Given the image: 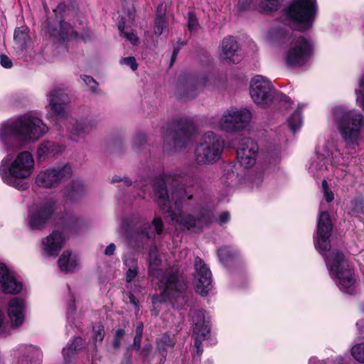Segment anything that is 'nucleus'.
<instances>
[{
	"label": "nucleus",
	"instance_id": "f257e3e1",
	"mask_svg": "<svg viewBox=\"0 0 364 364\" xmlns=\"http://www.w3.org/2000/svg\"><path fill=\"white\" fill-rule=\"evenodd\" d=\"M200 178L193 172L183 176L163 175L153 183L154 198L164 214L186 230L202 231L212 223L211 210L200 206L193 189L199 187Z\"/></svg>",
	"mask_w": 364,
	"mask_h": 364
},
{
	"label": "nucleus",
	"instance_id": "f03ea898",
	"mask_svg": "<svg viewBox=\"0 0 364 364\" xmlns=\"http://www.w3.org/2000/svg\"><path fill=\"white\" fill-rule=\"evenodd\" d=\"M47 132V126L40 118L31 114H23L1 125L0 139L7 151H11L20 148L19 142L36 141Z\"/></svg>",
	"mask_w": 364,
	"mask_h": 364
},
{
	"label": "nucleus",
	"instance_id": "7ed1b4c3",
	"mask_svg": "<svg viewBox=\"0 0 364 364\" xmlns=\"http://www.w3.org/2000/svg\"><path fill=\"white\" fill-rule=\"evenodd\" d=\"M159 288L161 291L159 294H155L151 296V303L154 306L152 314H158L156 307L158 304L171 300L173 306L178 309H185L191 305L192 293L188 289L187 284L183 278L179 275L178 272L173 268H168L159 278Z\"/></svg>",
	"mask_w": 364,
	"mask_h": 364
},
{
	"label": "nucleus",
	"instance_id": "20e7f679",
	"mask_svg": "<svg viewBox=\"0 0 364 364\" xmlns=\"http://www.w3.org/2000/svg\"><path fill=\"white\" fill-rule=\"evenodd\" d=\"M11 160L10 155L4 159L0 166V175L2 180L11 186L24 191L28 184L21 179L29 177L34 169V160L27 151L19 153L8 168L7 163Z\"/></svg>",
	"mask_w": 364,
	"mask_h": 364
},
{
	"label": "nucleus",
	"instance_id": "39448f33",
	"mask_svg": "<svg viewBox=\"0 0 364 364\" xmlns=\"http://www.w3.org/2000/svg\"><path fill=\"white\" fill-rule=\"evenodd\" d=\"M279 40L290 41L289 46L285 52L284 59L286 64L291 68H301L304 66L313 52V46L311 41L301 35L293 34L285 28L277 30Z\"/></svg>",
	"mask_w": 364,
	"mask_h": 364
},
{
	"label": "nucleus",
	"instance_id": "423d86ee",
	"mask_svg": "<svg viewBox=\"0 0 364 364\" xmlns=\"http://www.w3.org/2000/svg\"><path fill=\"white\" fill-rule=\"evenodd\" d=\"M316 13V0H293L285 9V24L293 30L309 29Z\"/></svg>",
	"mask_w": 364,
	"mask_h": 364
},
{
	"label": "nucleus",
	"instance_id": "0eeeda50",
	"mask_svg": "<svg viewBox=\"0 0 364 364\" xmlns=\"http://www.w3.org/2000/svg\"><path fill=\"white\" fill-rule=\"evenodd\" d=\"M223 148L224 141L221 136L213 132H207L196 145L195 161L200 165L214 164L220 159Z\"/></svg>",
	"mask_w": 364,
	"mask_h": 364
},
{
	"label": "nucleus",
	"instance_id": "6e6552de",
	"mask_svg": "<svg viewBox=\"0 0 364 364\" xmlns=\"http://www.w3.org/2000/svg\"><path fill=\"white\" fill-rule=\"evenodd\" d=\"M195 131L196 127L191 120L180 119L164 136V146L172 144L174 148H186L192 142Z\"/></svg>",
	"mask_w": 364,
	"mask_h": 364
},
{
	"label": "nucleus",
	"instance_id": "1a4fd4ad",
	"mask_svg": "<svg viewBox=\"0 0 364 364\" xmlns=\"http://www.w3.org/2000/svg\"><path fill=\"white\" fill-rule=\"evenodd\" d=\"M330 270L338 279L341 289L353 294L355 283L353 269L349 265L344 255L336 252L330 264Z\"/></svg>",
	"mask_w": 364,
	"mask_h": 364
},
{
	"label": "nucleus",
	"instance_id": "9d476101",
	"mask_svg": "<svg viewBox=\"0 0 364 364\" xmlns=\"http://www.w3.org/2000/svg\"><path fill=\"white\" fill-rule=\"evenodd\" d=\"M72 175L71 167L65 165L61 167H50L38 173L36 183L39 187L52 188L58 187Z\"/></svg>",
	"mask_w": 364,
	"mask_h": 364
},
{
	"label": "nucleus",
	"instance_id": "9b49d317",
	"mask_svg": "<svg viewBox=\"0 0 364 364\" xmlns=\"http://www.w3.org/2000/svg\"><path fill=\"white\" fill-rule=\"evenodd\" d=\"M275 89L271 82L262 76H256L251 82L250 94L253 101L262 107L267 106L274 99Z\"/></svg>",
	"mask_w": 364,
	"mask_h": 364
},
{
	"label": "nucleus",
	"instance_id": "f8f14e48",
	"mask_svg": "<svg viewBox=\"0 0 364 364\" xmlns=\"http://www.w3.org/2000/svg\"><path fill=\"white\" fill-rule=\"evenodd\" d=\"M252 117L251 112L247 109L227 110L220 122V129L226 132H233L245 127Z\"/></svg>",
	"mask_w": 364,
	"mask_h": 364
},
{
	"label": "nucleus",
	"instance_id": "ddd939ff",
	"mask_svg": "<svg viewBox=\"0 0 364 364\" xmlns=\"http://www.w3.org/2000/svg\"><path fill=\"white\" fill-rule=\"evenodd\" d=\"M55 210V202L51 199L40 203L29 210L28 223L32 230H42L51 219Z\"/></svg>",
	"mask_w": 364,
	"mask_h": 364
},
{
	"label": "nucleus",
	"instance_id": "4468645a",
	"mask_svg": "<svg viewBox=\"0 0 364 364\" xmlns=\"http://www.w3.org/2000/svg\"><path fill=\"white\" fill-rule=\"evenodd\" d=\"M333 225L330 215L327 211L320 213L317 222V235L315 241V247L323 256L331 249L329 240L331 235Z\"/></svg>",
	"mask_w": 364,
	"mask_h": 364
},
{
	"label": "nucleus",
	"instance_id": "2eb2a0df",
	"mask_svg": "<svg viewBox=\"0 0 364 364\" xmlns=\"http://www.w3.org/2000/svg\"><path fill=\"white\" fill-rule=\"evenodd\" d=\"M257 144L251 138L244 137L240 139L237 149V160L240 166L248 168L255 164L258 154Z\"/></svg>",
	"mask_w": 364,
	"mask_h": 364
},
{
	"label": "nucleus",
	"instance_id": "dca6fc26",
	"mask_svg": "<svg viewBox=\"0 0 364 364\" xmlns=\"http://www.w3.org/2000/svg\"><path fill=\"white\" fill-rule=\"evenodd\" d=\"M194 267L196 291L203 296L206 295L212 288L211 272L199 257L195 259Z\"/></svg>",
	"mask_w": 364,
	"mask_h": 364
},
{
	"label": "nucleus",
	"instance_id": "f3484780",
	"mask_svg": "<svg viewBox=\"0 0 364 364\" xmlns=\"http://www.w3.org/2000/svg\"><path fill=\"white\" fill-rule=\"evenodd\" d=\"M97 123L92 119H85L70 122L68 126L69 137L72 141L84 140L96 127Z\"/></svg>",
	"mask_w": 364,
	"mask_h": 364
},
{
	"label": "nucleus",
	"instance_id": "a211bd4d",
	"mask_svg": "<svg viewBox=\"0 0 364 364\" xmlns=\"http://www.w3.org/2000/svg\"><path fill=\"white\" fill-rule=\"evenodd\" d=\"M150 225L143 220H139L133 230L127 232V240L129 245L135 250L142 248L144 241L153 237L149 229Z\"/></svg>",
	"mask_w": 364,
	"mask_h": 364
},
{
	"label": "nucleus",
	"instance_id": "6ab92c4d",
	"mask_svg": "<svg viewBox=\"0 0 364 364\" xmlns=\"http://www.w3.org/2000/svg\"><path fill=\"white\" fill-rule=\"evenodd\" d=\"M193 333L196 335L194 347H202V341L205 340L210 333L209 321L205 319V311L196 310L192 314Z\"/></svg>",
	"mask_w": 364,
	"mask_h": 364
},
{
	"label": "nucleus",
	"instance_id": "aec40b11",
	"mask_svg": "<svg viewBox=\"0 0 364 364\" xmlns=\"http://www.w3.org/2000/svg\"><path fill=\"white\" fill-rule=\"evenodd\" d=\"M47 96L49 106L53 113L58 117H66V107L70 102L69 96L60 89L53 90Z\"/></svg>",
	"mask_w": 364,
	"mask_h": 364
},
{
	"label": "nucleus",
	"instance_id": "412c9836",
	"mask_svg": "<svg viewBox=\"0 0 364 364\" xmlns=\"http://www.w3.org/2000/svg\"><path fill=\"white\" fill-rule=\"evenodd\" d=\"M65 237L63 232L54 230L42 240L43 252L48 256H57L63 248Z\"/></svg>",
	"mask_w": 364,
	"mask_h": 364
},
{
	"label": "nucleus",
	"instance_id": "4be33fe9",
	"mask_svg": "<svg viewBox=\"0 0 364 364\" xmlns=\"http://www.w3.org/2000/svg\"><path fill=\"white\" fill-rule=\"evenodd\" d=\"M0 284L5 294H16L22 289V284L16 280L3 263H0Z\"/></svg>",
	"mask_w": 364,
	"mask_h": 364
},
{
	"label": "nucleus",
	"instance_id": "5701e85b",
	"mask_svg": "<svg viewBox=\"0 0 364 364\" xmlns=\"http://www.w3.org/2000/svg\"><path fill=\"white\" fill-rule=\"evenodd\" d=\"M56 225L65 233H77L83 225V221L75 215L66 213L59 218Z\"/></svg>",
	"mask_w": 364,
	"mask_h": 364
},
{
	"label": "nucleus",
	"instance_id": "b1692460",
	"mask_svg": "<svg viewBox=\"0 0 364 364\" xmlns=\"http://www.w3.org/2000/svg\"><path fill=\"white\" fill-rule=\"evenodd\" d=\"M25 303L23 299L13 298L9 303L8 314L14 326H21L24 321Z\"/></svg>",
	"mask_w": 364,
	"mask_h": 364
},
{
	"label": "nucleus",
	"instance_id": "393cba45",
	"mask_svg": "<svg viewBox=\"0 0 364 364\" xmlns=\"http://www.w3.org/2000/svg\"><path fill=\"white\" fill-rule=\"evenodd\" d=\"M238 48V43L234 37L228 36L225 38L221 43L220 58L227 63H235L236 60L234 57L237 55Z\"/></svg>",
	"mask_w": 364,
	"mask_h": 364
},
{
	"label": "nucleus",
	"instance_id": "a878e982",
	"mask_svg": "<svg viewBox=\"0 0 364 364\" xmlns=\"http://www.w3.org/2000/svg\"><path fill=\"white\" fill-rule=\"evenodd\" d=\"M206 83V79L203 78L200 80H195L192 78L189 79L186 85H179V89L183 90L180 95L183 99L194 98L198 94L199 91Z\"/></svg>",
	"mask_w": 364,
	"mask_h": 364
},
{
	"label": "nucleus",
	"instance_id": "bb28decb",
	"mask_svg": "<svg viewBox=\"0 0 364 364\" xmlns=\"http://www.w3.org/2000/svg\"><path fill=\"white\" fill-rule=\"evenodd\" d=\"M85 194V186L80 180H73L64 189V195L68 200L76 201Z\"/></svg>",
	"mask_w": 364,
	"mask_h": 364
},
{
	"label": "nucleus",
	"instance_id": "cd10ccee",
	"mask_svg": "<svg viewBox=\"0 0 364 364\" xmlns=\"http://www.w3.org/2000/svg\"><path fill=\"white\" fill-rule=\"evenodd\" d=\"M58 263L60 269L65 273H73L78 265L76 257L72 255L68 250L63 252L58 259Z\"/></svg>",
	"mask_w": 364,
	"mask_h": 364
},
{
	"label": "nucleus",
	"instance_id": "c85d7f7f",
	"mask_svg": "<svg viewBox=\"0 0 364 364\" xmlns=\"http://www.w3.org/2000/svg\"><path fill=\"white\" fill-rule=\"evenodd\" d=\"M149 273L155 277L161 278L163 274L168 269L163 271L158 269V267L161 264V259L159 258L157 249L155 246L151 247L149 251Z\"/></svg>",
	"mask_w": 364,
	"mask_h": 364
},
{
	"label": "nucleus",
	"instance_id": "c756f323",
	"mask_svg": "<svg viewBox=\"0 0 364 364\" xmlns=\"http://www.w3.org/2000/svg\"><path fill=\"white\" fill-rule=\"evenodd\" d=\"M61 151V147L52 141H45L41 144L38 149L39 158L55 156Z\"/></svg>",
	"mask_w": 364,
	"mask_h": 364
},
{
	"label": "nucleus",
	"instance_id": "7c9ffc66",
	"mask_svg": "<svg viewBox=\"0 0 364 364\" xmlns=\"http://www.w3.org/2000/svg\"><path fill=\"white\" fill-rule=\"evenodd\" d=\"M175 345V339L167 333H164L156 341V348L158 352L163 355L164 358L166 357L168 348H172Z\"/></svg>",
	"mask_w": 364,
	"mask_h": 364
},
{
	"label": "nucleus",
	"instance_id": "2f4dec72",
	"mask_svg": "<svg viewBox=\"0 0 364 364\" xmlns=\"http://www.w3.org/2000/svg\"><path fill=\"white\" fill-rule=\"evenodd\" d=\"M14 38L15 43L21 49H24L30 39L28 28L26 27L17 28L14 31Z\"/></svg>",
	"mask_w": 364,
	"mask_h": 364
},
{
	"label": "nucleus",
	"instance_id": "473e14b6",
	"mask_svg": "<svg viewBox=\"0 0 364 364\" xmlns=\"http://www.w3.org/2000/svg\"><path fill=\"white\" fill-rule=\"evenodd\" d=\"M59 35L63 40L78 38L77 33L74 31L72 26L62 19L60 21Z\"/></svg>",
	"mask_w": 364,
	"mask_h": 364
},
{
	"label": "nucleus",
	"instance_id": "72a5a7b5",
	"mask_svg": "<svg viewBox=\"0 0 364 364\" xmlns=\"http://www.w3.org/2000/svg\"><path fill=\"white\" fill-rule=\"evenodd\" d=\"M82 348V338L75 337L71 343H68V346L63 349V354L65 358H69L77 353Z\"/></svg>",
	"mask_w": 364,
	"mask_h": 364
},
{
	"label": "nucleus",
	"instance_id": "f704fd0d",
	"mask_svg": "<svg viewBox=\"0 0 364 364\" xmlns=\"http://www.w3.org/2000/svg\"><path fill=\"white\" fill-rule=\"evenodd\" d=\"M218 255L220 262L227 265L229 262L237 256V253L230 247L225 246L218 249Z\"/></svg>",
	"mask_w": 364,
	"mask_h": 364
},
{
	"label": "nucleus",
	"instance_id": "c9c22d12",
	"mask_svg": "<svg viewBox=\"0 0 364 364\" xmlns=\"http://www.w3.org/2000/svg\"><path fill=\"white\" fill-rule=\"evenodd\" d=\"M289 128L293 133H295L301 126L302 117L299 110H296L288 119Z\"/></svg>",
	"mask_w": 364,
	"mask_h": 364
},
{
	"label": "nucleus",
	"instance_id": "e433bc0d",
	"mask_svg": "<svg viewBox=\"0 0 364 364\" xmlns=\"http://www.w3.org/2000/svg\"><path fill=\"white\" fill-rule=\"evenodd\" d=\"M147 142V137L145 134H138L135 136L133 139V149L136 152H139L141 150Z\"/></svg>",
	"mask_w": 364,
	"mask_h": 364
},
{
	"label": "nucleus",
	"instance_id": "4c0bfd02",
	"mask_svg": "<svg viewBox=\"0 0 364 364\" xmlns=\"http://www.w3.org/2000/svg\"><path fill=\"white\" fill-rule=\"evenodd\" d=\"M353 358L360 363H364V343L354 346L351 349Z\"/></svg>",
	"mask_w": 364,
	"mask_h": 364
},
{
	"label": "nucleus",
	"instance_id": "58836bf2",
	"mask_svg": "<svg viewBox=\"0 0 364 364\" xmlns=\"http://www.w3.org/2000/svg\"><path fill=\"white\" fill-rule=\"evenodd\" d=\"M352 211L355 213L364 214V197L355 198L352 201Z\"/></svg>",
	"mask_w": 364,
	"mask_h": 364
},
{
	"label": "nucleus",
	"instance_id": "ea45409f",
	"mask_svg": "<svg viewBox=\"0 0 364 364\" xmlns=\"http://www.w3.org/2000/svg\"><path fill=\"white\" fill-rule=\"evenodd\" d=\"M280 6L279 0H266L262 2V7L265 11L272 12L277 11Z\"/></svg>",
	"mask_w": 364,
	"mask_h": 364
},
{
	"label": "nucleus",
	"instance_id": "a19ab883",
	"mask_svg": "<svg viewBox=\"0 0 364 364\" xmlns=\"http://www.w3.org/2000/svg\"><path fill=\"white\" fill-rule=\"evenodd\" d=\"M166 26V18H155L154 20V32L156 35L160 36L162 34L164 29Z\"/></svg>",
	"mask_w": 364,
	"mask_h": 364
},
{
	"label": "nucleus",
	"instance_id": "79ce46f5",
	"mask_svg": "<svg viewBox=\"0 0 364 364\" xmlns=\"http://www.w3.org/2000/svg\"><path fill=\"white\" fill-rule=\"evenodd\" d=\"M118 28L120 32V36L127 38L132 43L136 45L138 43V38L134 33H128L124 31V26L119 24Z\"/></svg>",
	"mask_w": 364,
	"mask_h": 364
},
{
	"label": "nucleus",
	"instance_id": "37998d69",
	"mask_svg": "<svg viewBox=\"0 0 364 364\" xmlns=\"http://www.w3.org/2000/svg\"><path fill=\"white\" fill-rule=\"evenodd\" d=\"M322 190L323 193L324 198L326 200L328 203L331 202L334 199V195L333 192L329 188L328 182L326 180H323L322 183Z\"/></svg>",
	"mask_w": 364,
	"mask_h": 364
},
{
	"label": "nucleus",
	"instance_id": "c03bdc74",
	"mask_svg": "<svg viewBox=\"0 0 364 364\" xmlns=\"http://www.w3.org/2000/svg\"><path fill=\"white\" fill-rule=\"evenodd\" d=\"M198 26V21L193 12H188V28L190 32L195 31Z\"/></svg>",
	"mask_w": 364,
	"mask_h": 364
},
{
	"label": "nucleus",
	"instance_id": "a18cd8bd",
	"mask_svg": "<svg viewBox=\"0 0 364 364\" xmlns=\"http://www.w3.org/2000/svg\"><path fill=\"white\" fill-rule=\"evenodd\" d=\"M120 63L129 66L133 71H135L138 68V64L136 62V59L132 56L122 58Z\"/></svg>",
	"mask_w": 364,
	"mask_h": 364
},
{
	"label": "nucleus",
	"instance_id": "49530a36",
	"mask_svg": "<svg viewBox=\"0 0 364 364\" xmlns=\"http://www.w3.org/2000/svg\"><path fill=\"white\" fill-rule=\"evenodd\" d=\"M152 226L154 228L156 233L161 235L164 229V223L160 217H155L152 220Z\"/></svg>",
	"mask_w": 364,
	"mask_h": 364
},
{
	"label": "nucleus",
	"instance_id": "de8ad7c7",
	"mask_svg": "<svg viewBox=\"0 0 364 364\" xmlns=\"http://www.w3.org/2000/svg\"><path fill=\"white\" fill-rule=\"evenodd\" d=\"M93 338L95 341H102L104 338V327L101 325L94 327Z\"/></svg>",
	"mask_w": 364,
	"mask_h": 364
},
{
	"label": "nucleus",
	"instance_id": "09e8293b",
	"mask_svg": "<svg viewBox=\"0 0 364 364\" xmlns=\"http://www.w3.org/2000/svg\"><path fill=\"white\" fill-rule=\"evenodd\" d=\"M82 79L86 83V85L90 87L92 92L96 91L97 82L92 77L89 75H84L82 77Z\"/></svg>",
	"mask_w": 364,
	"mask_h": 364
},
{
	"label": "nucleus",
	"instance_id": "8fccbe9b",
	"mask_svg": "<svg viewBox=\"0 0 364 364\" xmlns=\"http://www.w3.org/2000/svg\"><path fill=\"white\" fill-rule=\"evenodd\" d=\"M138 275V267L128 269L126 272V282L130 283Z\"/></svg>",
	"mask_w": 364,
	"mask_h": 364
},
{
	"label": "nucleus",
	"instance_id": "3c124183",
	"mask_svg": "<svg viewBox=\"0 0 364 364\" xmlns=\"http://www.w3.org/2000/svg\"><path fill=\"white\" fill-rule=\"evenodd\" d=\"M230 218V215L229 212L225 211L220 214V215L216 219V222L219 225H223L229 221Z\"/></svg>",
	"mask_w": 364,
	"mask_h": 364
},
{
	"label": "nucleus",
	"instance_id": "603ef678",
	"mask_svg": "<svg viewBox=\"0 0 364 364\" xmlns=\"http://www.w3.org/2000/svg\"><path fill=\"white\" fill-rule=\"evenodd\" d=\"M124 264L128 269L137 268V260L134 257H127L124 259Z\"/></svg>",
	"mask_w": 364,
	"mask_h": 364
},
{
	"label": "nucleus",
	"instance_id": "864d4df0",
	"mask_svg": "<svg viewBox=\"0 0 364 364\" xmlns=\"http://www.w3.org/2000/svg\"><path fill=\"white\" fill-rule=\"evenodd\" d=\"M0 63L5 68H10L12 66V62L11 59L5 55H0Z\"/></svg>",
	"mask_w": 364,
	"mask_h": 364
},
{
	"label": "nucleus",
	"instance_id": "5fc2aeb1",
	"mask_svg": "<svg viewBox=\"0 0 364 364\" xmlns=\"http://www.w3.org/2000/svg\"><path fill=\"white\" fill-rule=\"evenodd\" d=\"M155 18H166V9L163 4L158 6Z\"/></svg>",
	"mask_w": 364,
	"mask_h": 364
},
{
	"label": "nucleus",
	"instance_id": "6e6d98bb",
	"mask_svg": "<svg viewBox=\"0 0 364 364\" xmlns=\"http://www.w3.org/2000/svg\"><path fill=\"white\" fill-rule=\"evenodd\" d=\"M66 9V5L64 3H60L57 6L56 9L53 10V11L55 14V16H60V17H62V13L65 12V10Z\"/></svg>",
	"mask_w": 364,
	"mask_h": 364
},
{
	"label": "nucleus",
	"instance_id": "4d7b16f0",
	"mask_svg": "<svg viewBox=\"0 0 364 364\" xmlns=\"http://www.w3.org/2000/svg\"><path fill=\"white\" fill-rule=\"evenodd\" d=\"M274 98H277L279 100L282 101V102H284L286 103H290V98L282 94V93H280V92H277L276 90H275V92H274Z\"/></svg>",
	"mask_w": 364,
	"mask_h": 364
},
{
	"label": "nucleus",
	"instance_id": "13d9d810",
	"mask_svg": "<svg viewBox=\"0 0 364 364\" xmlns=\"http://www.w3.org/2000/svg\"><path fill=\"white\" fill-rule=\"evenodd\" d=\"M116 249V246L114 243H110L108 246H107L105 250V255L107 256H112L114 255Z\"/></svg>",
	"mask_w": 364,
	"mask_h": 364
},
{
	"label": "nucleus",
	"instance_id": "bf43d9fd",
	"mask_svg": "<svg viewBox=\"0 0 364 364\" xmlns=\"http://www.w3.org/2000/svg\"><path fill=\"white\" fill-rule=\"evenodd\" d=\"M121 183L122 184L118 186L119 188H122L124 186L129 187L132 185V181L127 176H124Z\"/></svg>",
	"mask_w": 364,
	"mask_h": 364
},
{
	"label": "nucleus",
	"instance_id": "052dcab7",
	"mask_svg": "<svg viewBox=\"0 0 364 364\" xmlns=\"http://www.w3.org/2000/svg\"><path fill=\"white\" fill-rule=\"evenodd\" d=\"M120 364H132V353L129 351L124 353Z\"/></svg>",
	"mask_w": 364,
	"mask_h": 364
},
{
	"label": "nucleus",
	"instance_id": "680f3d73",
	"mask_svg": "<svg viewBox=\"0 0 364 364\" xmlns=\"http://www.w3.org/2000/svg\"><path fill=\"white\" fill-rule=\"evenodd\" d=\"M143 323L141 322L136 328V336H137L138 338L142 337L143 333Z\"/></svg>",
	"mask_w": 364,
	"mask_h": 364
},
{
	"label": "nucleus",
	"instance_id": "e2e57ef3",
	"mask_svg": "<svg viewBox=\"0 0 364 364\" xmlns=\"http://www.w3.org/2000/svg\"><path fill=\"white\" fill-rule=\"evenodd\" d=\"M124 334H125L124 330L120 328V329H118L116 331L114 337L116 338H119V339L122 340V338L124 337Z\"/></svg>",
	"mask_w": 364,
	"mask_h": 364
},
{
	"label": "nucleus",
	"instance_id": "0e129e2a",
	"mask_svg": "<svg viewBox=\"0 0 364 364\" xmlns=\"http://www.w3.org/2000/svg\"><path fill=\"white\" fill-rule=\"evenodd\" d=\"M356 326L358 328L359 333L364 336V324H363V321L357 322Z\"/></svg>",
	"mask_w": 364,
	"mask_h": 364
},
{
	"label": "nucleus",
	"instance_id": "69168bd1",
	"mask_svg": "<svg viewBox=\"0 0 364 364\" xmlns=\"http://www.w3.org/2000/svg\"><path fill=\"white\" fill-rule=\"evenodd\" d=\"M123 177H121L119 176H117V175H115L112 178H111V183H121L122 182V180Z\"/></svg>",
	"mask_w": 364,
	"mask_h": 364
},
{
	"label": "nucleus",
	"instance_id": "338daca9",
	"mask_svg": "<svg viewBox=\"0 0 364 364\" xmlns=\"http://www.w3.org/2000/svg\"><path fill=\"white\" fill-rule=\"evenodd\" d=\"M141 338L142 337L138 338L137 336L135 335V337L134 339V345L137 346L139 348Z\"/></svg>",
	"mask_w": 364,
	"mask_h": 364
},
{
	"label": "nucleus",
	"instance_id": "774afa93",
	"mask_svg": "<svg viewBox=\"0 0 364 364\" xmlns=\"http://www.w3.org/2000/svg\"><path fill=\"white\" fill-rule=\"evenodd\" d=\"M74 302H75V301H74V299H73V303L69 304L68 311L71 314H73L75 311V306Z\"/></svg>",
	"mask_w": 364,
	"mask_h": 364
}]
</instances>
